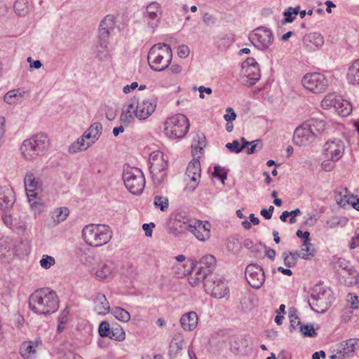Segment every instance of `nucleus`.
<instances>
[{
  "label": "nucleus",
  "instance_id": "nucleus-35",
  "mask_svg": "<svg viewBox=\"0 0 359 359\" xmlns=\"http://www.w3.org/2000/svg\"><path fill=\"white\" fill-rule=\"evenodd\" d=\"M305 126L308 127L311 132H313L314 136L316 137L325 130L326 124L325 121L318 118H312L306 121Z\"/></svg>",
  "mask_w": 359,
  "mask_h": 359
},
{
  "label": "nucleus",
  "instance_id": "nucleus-1",
  "mask_svg": "<svg viewBox=\"0 0 359 359\" xmlns=\"http://www.w3.org/2000/svg\"><path fill=\"white\" fill-rule=\"evenodd\" d=\"M29 308L39 315H49L59 308V299L56 292L48 288L34 291L29 299Z\"/></svg>",
  "mask_w": 359,
  "mask_h": 359
},
{
  "label": "nucleus",
  "instance_id": "nucleus-26",
  "mask_svg": "<svg viewBox=\"0 0 359 359\" xmlns=\"http://www.w3.org/2000/svg\"><path fill=\"white\" fill-rule=\"evenodd\" d=\"M191 218H184L182 220L175 219L170 227V232L178 238L185 236L189 231V226Z\"/></svg>",
  "mask_w": 359,
  "mask_h": 359
},
{
  "label": "nucleus",
  "instance_id": "nucleus-19",
  "mask_svg": "<svg viewBox=\"0 0 359 359\" xmlns=\"http://www.w3.org/2000/svg\"><path fill=\"white\" fill-rule=\"evenodd\" d=\"M186 175L190 179L186 189L189 191H194L197 187L201 178V164L199 161L193 160L189 163Z\"/></svg>",
  "mask_w": 359,
  "mask_h": 359
},
{
  "label": "nucleus",
  "instance_id": "nucleus-49",
  "mask_svg": "<svg viewBox=\"0 0 359 359\" xmlns=\"http://www.w3.org/2000/svg\"><path fill=\"white\" fill-rule=\"evenodd\" d=\"M154 205L156 208H159L161 211H166L169 206L168 198L165 196H156L154 198Z\"/></svg>",
  "mask_w": 359,
  "mask_h": 359
},
{
  "label": "nucleus",
  "instance_id": "nucleus-24",
  "mask_svg": "<svg viewBox=\"0 0 359 359\" xmlns=\"http://www.w3.org/2000/svg\"><path fill=\"white\" fill-rule=\"evenodd\" d=\"M355 197L345 187H339L335 191V201L341 207H351Z\"/></svg>",
  "mask_w": 359,
  "mask_h": 359
},
{
  "label": "nucleus",
  "instance_id": "nucleus-31",
  "mask_svg": "<svg viewBox=\"0 0 359 359\" xmlns=\"http://www.w3.org/2000/svg\"><path fill=\"white\" fill-rule=\"evenodd\" d=\"M37 344L33 341H24L20 348V353L24 359H36Z\"/></svg>",
  "mask_w": 359,
  "mask_h": 359
},
{
  "label": "nucleus",
  "instance_id": "nucleus-25",
  "mask_svg": "<svg viewBox=\"0 0 359 359\" xmlns=\"http://www.w3.org/2000/svg\"><path fill=\"white\" fill-rule=\"evenodd\" d=\"M303 43L308 50L313 51L323 45L324 39L320 34L313 32L306 35L303 39Z\"/></svg>",
  "mask_w": 359,
  "mask_h": 359
},
{
  "label": "nucleus",
  "instance_id": "nucleus-52",
  "mask_svg": "<svg viewBox=\"0 0 359 359\" xmlns=\"http://www.w3.org/2000/svg\"><path fill=\"white\" fill-rule=\"evenodd\" d=\"M337 100L335 99V95L329 94L326 95L324 99L321 102V105L323 107L328 109L330 107H334L337 102Z\"/></svg>",
  "mask_w": 359,
  "mask_h": 359
},
{
  "label": "nucleus",
  "instance_id": "nucleus-40",
  "mask_svg": "<svg viewBox=\"0 0 359 359\" xmlns=\"http://www.w3.org/2000/svg\"><path fill=\"white\" fill-rule=\"evenodd\" d=\"M334 109L340 116H347L352 111V106L346 100H337L334 105Z\"/></svg>",
  "mask_w": 359,
  "mask_h": 359
},
{
  "label": "nucleus",
  "instance_id": "nucleus-28",
  "mask_svg": "<svg viewBox=\"0 0 359 359\" xmlns=\"http://www.w3.org/2000/svg\"><path fill=\"white\" fill-rule=\"evenodd\" d=\"M198 316L194 311L183 314L180 318V324L185 331L194 330L198 325Z\"/></svg>",
  "mask_w": 359,
  "mask_h": 359
},
{
  "label": "nucleus",
  "instance_id": "nucleus-57",
  "mask_svg": "<svg viewBox=\"0 0 359 359\" xmlns=\"http://www.w3.org/2000/svg\"><path fill=\"white\" fill-rule=\"evenodd\" d=\"M283 15L285 18L281 21L283 25L290 23L293 22L296 18V16L292 13V7H289L287 10H285L283 13Z\"/></svg>",
  "mask_w": 359,
  "mask_h": 359
},
{
  "label": "nucleus",
  "instance_id": "nucleus-41",
  "mask_svg": "<svg viewBox=\"0 0 359 359\" xmlns=\"http://www.w3.org/2000/svg\"><path fill=\"white\" fill-rule=\"evenodd\" d=\"M69 214V210L66 207L56 208L52 214V219L56 224L64 222Z\"/></svg>",
  "mask_w": 359,
  "mask_h": 359
},
{
  "label": "nucleus",
  "instance_id": "nucleus-23",
  "mask_svg": "<svg viewBox=\"0 0 359 359\" xmlns=\"http://www.w3.org/2000/svg\"><path fill=\"white\" fill-rule=\"evenodd\" d=\"M28 97V92L22 88L13 89L7 92L4 100L8 104H17L21 103Z\"/></svg>",
  "mask_w": 359,
  "mask_h": 359
},
{
  "label": "nucleus",
  "instance_id": "nucleus-30",
  "mask_svg": "<svg viewBox=\"0 0 359 359\" xmlns=\"http://www.w3.org/2000/svg\"><path fill=\"white\" fill-rule=\"evenodd\" d=\"M338 346L343 355L346 357V359H347L353 355L355 350L359 348V339L351 338L343 341Z\"/></svg>",
  "mask_w": 359,
  "mask_h": 359
},
{
  "label": "nucleus",
  "instance_id": "nucleus-20",
  "mask_svg": "<svg viewBox=\"0 0 359 359\" xmlns=\"http://www.w3.org/2000/svg\"><path fill=\"white\" fill-rule=\"evenodd\" d=\"M315 139L313 132H311L304 123L296 128L293 135L294 144L300 147L309 145Z\"/></svg>",
  "mask_w": 359,
  "mask_h": 359
},
{
  "label": "nucleus",
  "instance_id": "nucleus-42",
  "mask_svg": "<svg viewBox=\"0 0 359 359\" xmlns=\"http://www.w3.org/2000/svg\"><path fill=\"white\" fill-rule=\"evenodd\" d=\"M126 338V333L123 329V327L118 324H113L111 328V335L110 339L122 341Z\"/></svg>",
  "mask_w": 359,
  "mask_h": 359
},
{
  "label": "nucleus",
  "instance_id": "nucleus-56",
  "mask_svg": "<svg viewBox=\"0 0 359 359\" xmlns=\"http://www.w3.org/2000/svg\"><path fill=\"white\" fill-rule=\"evenodd\" d=\"M250 147H248L247 153L248 154H254L257 149L259 150L262 148V143L260 140H256L250 142Z\"/></svg>",
  "mask_w": 359,
  "mask_h": 359
},
{
  "label": "nucleus",
  "instance_id": "nucleus-38",
  "mask_svg": "<svg viewBox=\"0 0 359 359\" xmlns=\"http://www.w3.org/2000/svg\"><path fill=\"white\" fill-rule=\"evenodd\" d=\"M347 80L349 83L359 85V59L356 60L349 67Z\"/></svg>",
  "mask_w": 359,
  "mask_h": 359
},
{
  "label": "nucleus",
  "instance_id": "nucleus-34",
  "mask_svg": "<svg viewBox=\"0 0 359 359\" xmlns=\"http://www.w3.org/2000/svg\"><path fill=\"white\" fill-rule=\"evenodd\" d=\"M115 27V17L113 15H106L100 22L98 32L108 34L110 36L111 32Z\"/></svg>",
  "mask_w": 359,
  "mask_h": 359
},
{
  "label": "nucleus",
  "instance_id": "nucleus-62",
  "mask_svg": "<svg viewBox=\"0 0 359 359\" xmlns=\"http://www.w3.org/2000/svg\"><path fill=\"white\" fill-rule=\"evenodd\" d=\"M226 114L224 116V118L226 122H232L236 118V114L231 107H228L226 109Z\"/></svg>",
  "mask_w": 359,
  "mask_h": 359
},
{
  "label": "nucleus",
  "instance_id": "nucleus-27",
  "mask_svg": "<svg viewBox=\"0 0 359 359\" xmlns=\"http://www.w3.org/2000/svg\"><path fill=\"white\" fill-rule=\"evenodd\" d=\"M243 71L244 74L243 83L244 85L252 86L260 79L261 74L259 66H252L244 69Z\"/></svg>",
  "mask_w": 359,
  "mask_h": 359
},
{
  "label": "nucleus",
  "instance_id": "nucleus-17",
  "mask_svg": "<svg viewBox=\"0 0 359 359\" xmlns=\"http://www.w3.org/2000/svg\"><path fill=\"white\" fill-rule=\"evenodd\" d=\"M245 278L252 287L260 288L265 281L263 269L258 264H249L245 269Z\"/></svg>",
  "mask_w": 359,
  "mask_h": 359
},
{
  "label": "nucleus",
  "instance_id": "nucleus-32",
  "mask_svg": "<svg viewBox=\"0 0 359 359\" xmlns=\"http://www.w3.org/2000/svg\"><path fill=\"white\" fill-rule=\"evenodd\" d=\"M135 117H136L135 109L131 101L122 109L120 122L125 126H128L134 121Z\"/></svg>",
  "mask_w": 359,
  "mask_h": 359
},
{
  "label": "nucleus",
  "instance_id": "nucleus-44",
  "mask_svg": "<svg viewBox=\"0 0 359 359\" xmlns=\"http://www.w3.org/2000/svg\"><path fill=\"white\" fill-rule=\"evenodd\" d=\"M348 219L346 217H332L326 221L325 228L326 229H335L337 227H344L346 225Z\"/></svg>",
  "mask_w": 359,
  "mask_h": 359
},
{
  "label": "nucleus",
  "instance_id": "nucleus-13",
  "mask_svg": "<svg viewBox=\"0 0 359 359\" xmlns=\"http://www.w3.org/2000/svg\"><path fill=\"white\" fill-rule=\"evenodd\" d=\"M345 144L341 139L334 138L329 140L323 146V154L325 157L333 162L339 161L344 155Z\"/></svg>",
  "mask_w": 359,
  "mask_h": 359
},
{
  "label": "nucleus",
  "instance_id": "nucleus-47",
  "mask_svg": "<svg viewBox=\"0 0 359 359\" xmlns=\"http://www.w3.org/2000/svg\"><path fill=\"white\" fill-rule=\"evenodd\" d=\"M102 126L101 123L97 122L92 124L88 129L91 135L92 142L94 144L100 137L102 134Z\"/></svg>",
  "mask_w": 359,
  "mask_h": 359
},
{
  "label": "nucleus",
  "instance_id": "nucleus-50",
  "mask_svg": "<svg viewBox=\"0 0 359 359\" xmlns=\"http://www.w3.org/2000/svg\"><path fill=\"white\" fill-rule=\"evenodd\" d=\"M111 328L109 323L106 320H103L100 323L98 328V332L102 337H109L111 335Z\"/></svg>",
  "mask_w": 359,
  "mask_h": 359
},
{
  "label": "nucleus",
  "instance_id": "nucleus-12",
  "mask_svg": "<svg viewBox=\"0 0 359 359\" xmlns=\"http://www.w3.org/2000/svg\"><path fill=\"white\" fill-rule=\"evenodd\" d=\"M302 82L305 88L313 93L323 92L328 86V81L325 76L316 72L306 74Z\"/></svg>",
  "mask_w": 359,
  "mask_h": 359
},
{
  "label": "nucleus",
  "instance_id": "nucleus-21",
  "mask_svg": "<svg viewBox=\"0 0 359 359\" xmlns=\"http://www.w3.org/2000/svg\"><path fill=\"white\" fill-rule=\"evenodd\" d=\"M15 201V193L13 189L8 187H0V209L8 211L12 208Z\"/></svg>",
  "mask_w": 359,
  "mask_h": 359
},
{
  "label": "nucleus",
  "instance_id": "nucleus-5",
  "mask_svg": "<svg viewBox=\"0 0 359 359\" xmlns=\"http://www.w3.org/2000/svg\"><path fill=\"white\" fill-rule=\"evenodd\" d=\"M333 299L332 291L329 288L316 284L313 288L309 304L315 312L324 313L331 306Z\"/></svg>",
  "mask_w": 359,
  "mask_h": 359
},
{
  "label": "nucleus",
  "instance_id": "nucleus-58",
  "mask_svg": "<svg viewBox=\"0 0 359 359\" xmlns=\"http://www.w3.org/2000/svg\"><path fill=\"white\" fill-rule=\"evenodd\" d=\"M109 36L108 34H104V32L97 33V43L96 46H109Z\"/></svg>",
  "mask_w": 359,
  "mask_h": 359
},
{
  "label": "nucleus",
  "instance_id": "nucleus-4",
  "mask_svg": "<svg viewBox=\"0 0 359 359\" xmlns=\"http://www.w3.org/2000/svg\"><path fill=\"white\" fill-rule=\"evenodd\" d=\"M172 58V52L169 45L165 43H156L150 48L147 60L151 69L162 72L167 69Z\"/></svg>",
  "mask_w": 359,
  "mask_h": 359
},
{
  "label": "nucleus",
  "instance_id": "nucleus-8",
  "mask_svg": "<svg viewBox=\"0 0 359 359\" xmlns=\"http://www.w3.org/2000/svg\"><path fill=\"white\" fill-rule=\"evenodd\" d=\"M149 162L150 164V173L155 185H161L167 176V161L164 159L161 152L156 151L150 154Z\"/></svg>",
  "mask_w": 359,
  "mask_h": 359
},
{
  "label": "nucleus",
  "instance_id": "nucleus-10",
  "mask_svg": "<svg viewBox=\"0 0 359 359\" xmlns=\"http://www.w3.org/2000/svg\"><path fill=\"white\" fill-rule=\"evenodd\" d=\"M162 13V7L157 1H152L145 7L143 18L147 28L151 33H154L158 27Z\"/></svg>",
  "mask_w": 359,
  "mask_h": 359
},
{
  "label": "nucleus",
  "instance_id": "nucleus-39",
  "mask_svg": "<svg viewBox=\"0 0 359 359\" xmlns=\"http://www.w3.org/2000/svg\"><path fill=\"white\" fill-rule=\"evenodd\" d=\"M299 252L303 259L310 260L315 256V249L310 241H303Z\"/></svg>",
  "mask_w": 359,
  "mask_h": 359
},
{
  "label": "nucleus",
  "instance_id": "nucleus-60",
  "mask_svg": "<svg viewBox=\"0 0 359 359\" xmlns=\"http://www.w3.org/2000/svg\"><path fill=\"white\" fill-rule=\"evenodd\" d=\"M197 266V262L195 259H190L189 261V269L186 270L184 269L182 271L176 272L179 277L184 276L187 274L191 273V271Z\"/></svg>",
  "mask_w": 359,
  "mask_h": 359
},
{
  "label": "nucleus",
  "instance_id": "nucleus-7",
  "mask_svg": "<svg viewBox=\"0 0 359 359\" xmlns=\"http://www.w3.org/2000/svg\"><path fill=\"white\" fill-rule=\"evenodd\" d=\"M123 180L126 189L133 194H140L145 187V179L142 170L137 168L125 166Z\"/></svg>",
  "mask_w": 359,
  "mask_h": 359
},
{
  "label": "nucleus",
  "instance_id": "nucleus-36",
  "mask_svg": "<svg viewBox=\"0 0 359 359\" xmlns=\"http://www.w3.org/2000/svg\"><path fill=\"white\" fill-rule=\"evenodd\" d=\"M184 338L181 334H177L172 337L169 346V355L175 358L177 353L182 349Z\"/></svg>",
  "mask_w": 359,
  "mask_h": 359
},
{
  "label": "nucleus",
  "instance_id": "nucleus-51",
  "mask_svg": "<svg viewBox=\"0 0 359 359\" xmlns=\"http://www.w3.org/2000/svg\"><path fill=\"white\" fill-rule=\"evenodd\" d=\"M43 269H48L55 264V258L52 256L43 255L39 262Z\"/></svg>",
  "mask_w": 359,
  "mask_h": 359
},
{
  "label": "nucleus",
  "instance_id": "nucleus-2",
  "mask_svg": "<svg viewBox=\"0 0 359 359\" xmlns=\"http://www.w3.org/2000/svg\"><path fill=\"white\" fill-rule=\"evenodd\" d=\"M50 142L48 136L44 133L32 135L23 141L20 151L27 161H34L38 157L44 156L48 151Z\"/></svg>",
  "mask_w": 359,
  "mask_h": 359
},
{
  "label": "nucleus",
  "instance_id": "nucleus-6",
  "mask_svg": "<svg viewBox=\"0 0 359 359\" xmlns=\"http://www.w3.org/2000/svg\"><path fill=\"white\" fill-rule=\"evenodd\" d=\"M189 128V120L182 114H177L167 118L164 123V134L172 140L183 137Z\"/></svg>",
  "mask_w": 359,
  "mask_h": 359
},
{
  "label": "nucleus",
  "instance_id": "nucleus-15",
  "mask_svg": "<svg viewBox=\"0 0 359 359\" xmlns=\"http://www.w3.org/2000/svg\"><path fill=\"white\" fill-rule=\"evenodd\" d=\"M24 184L27 196L30 202L36 199L38 195L43 191L42 181L32 171L26 172Z\"/></svg>",
  "mask_w": 359,
  "mask_h": 359
},
{
  "label": "nucleus",
  "instance_id": "nucleus-55",
  "mask_svg": "<svg viewBox=\"0 0 359 359\" xmlns=\"http://www.w3.org/2000/svg\"><path fill=\"white\" fill-rule=\"evenodd\" d=\"M226 147L231 151L238 154L243 151V147H241L239 142L237 140H233L232 142H229L226 144Z\"/></svg>",
  "mask_w": 359,
  "mask_h": 359
},
{
  "label": "nucleus",
  "instance_id": "nucleus-43",
  "mask_svg": "<svg viewBox=\"0 0 359 359\" xmlns=\"http://www.w3.org/2000/svg\"><path fill=\"white\" fill-rule=\"evenodd\" d=\"M205 137L203 133H198L193 139L191 149L193 151L201 152L205 147Z\"/></svg>",
  "mask_w": 359,
  "mask_h": 359
},
{
  "label": "nucleus",
  "instance_id": "nucleus-45",
  "mask_svg": "<svg viewBox=\"0 0 359 359\" xmlns=\"http://www.w3.org/2000/svg\"><path fill=\"white\" fill-rule=\"evenodd\" d=\"M95 53L96 57L101 61H107L110 58V50L109 46H95Z\"/></svg>",
  "mask_w": 359,
  "mask_h": 359
},
{
  "label": "nucleus",
  "instance_id": "nucleus-3",
  "mask_svg": "<svg viewBox=\"0 0 359 359\" xmlns=\"http://www.w3.org/2000/svg\"><path fill=\"white\" fill-rule=\"evenodd\" d=\"M113 236L111 228L106 224H89L82 229V238L91 247L99 248L108 243Z\"/></svg>",
  "mask_w": 359,
  "mask_h": 359
},
{
  "label": "nucleus",
  "instance_id": "nucleus-29",
  "mask_svg": "<svg viewBox=\"0 0 359 359\" xmlns=\"http://www.w3.org/2000/svg\"><path fill=\"white\" fill-rule=\"evenodd\" d=\"M94 311L101 316H105L110 311V306L104 294H97L94 299Z\"/></svg>",
  "mask_w": 359,
  "mask_h": 359
},
{
  "label": "nucleus",
  "instance_id": "nucleus-54",
  "mask_svg": "<svg viewBox=\"0 0 359 359\" xmlns=\"http://www.w3.org/2000/svg\"><path fill=\"white\" fill-rule=\"evenodd\" d=\"M299 328H300L301 332L304 336L313 337H316L317 334L313 325H300Z\"/></svg>",
  "mask_w": 359,
  "mask_h": 359
},
{
  "label": "nucleus",
  "instance_id": "nucleus-48",
  "mask_svg": "<svg viewBox=\"0 0 359 359\" xmlns=\"http://www.w3.org/2000/svg\"><path fill=\"white\" fill-rule=\"evenodd\" d=\"M14 10L20 16L25 15L28 12L27 1L26 0H16L14 4Z\"/></svg>",
  "mask_w": 359,
  "mask_h": 359
},
{
  "label": "nucleus",
  "instance_id": "nucleus-59",
  "mask_svg": "<svg viewBox=\"0 0 359 359\" xmlns=\"http://www.w3.org/2000/svg\"><path fill=\"white\" fill-rule=\"evenodd\" d=\"M282 256L283 257L284 264L286 266L290 268L296 265V262L294 261L293 258L291 257V256L287 253V252H283Z\"/></svg>",
  "mask_w": 359,
  "mask_h": 359
},
{
  "label": "nucleus",
  "instance_id": "nucleus-16",
  "mask_svg": "<svg viewBox=\"0 0 359 359\" xmlns=\"http://www.w3.org/2000/svg\"><path fill=\"white\" fill-rule=\"evenodd\" d=\"M211 224L208 221L190 219L189 231L201 242H205L210 238Z\"/></svg>",
  "mask_w": 359,
  "mask_h": 359
},
{
  "label": "nucleus",
  "instance_id": "nucleus-61",
  "mask_svg": "<svg viewBox=\"0 0 359 359\" xmlns=\"http://www.w3.org/2000/svg\"><path fill=\"white\" fill-rule=\"evenodd\" d=\"M190 53L189 48L186 45H181L177 48V55L180 57L186 58Z\"/></svg>",
  "mask_w": 359,
  "mask_h": 359
},
{
  "label": "nucleus",
  "instance_id": "nucleus-9",
  "mask_svg": "<svg viewBox=\"0 0 359 359\" xmlns=\"http://www.w3.org/2000/svg\"><path fill=\"white\" fill-rule=\"evenodd\" d=\"M249 39L257 49L266 50L272 45L274 36L270 29L266 27H259L249 34Z\"/></svg>",
  "mask_w": 359,
  "mask_h": 359
},
{
  "label": "nucleus",
  "instance_id": "nucleus-37",
  "mask_svg": "<svg viewBox=\"0 0 359 359\" xmlns=\"http://www.w3.org/2000/svg\"><path fill=\"white\" fill-rule=\"evenodd\" d=\"M93 144L92 142L86 141L84 137H80L76 142H73L69 147V152L75 154L86 150Z\"/></svg>",
  "mask_w": 359,
  "mask_h": 359
},
{
  "label": "nucleus",
  "instance_id": "nucleus-46",
  "mask_svg": "<svg viewBox=\"0 0 359 359\" xmlns=\"http://www.w3.org/2000/svg\"><path fill=\"white\" fill-rule=\"evenodd\" d=\"M111 314L118 320L128 322L130 319V315L128 311L121 307H115L111 310Z\"/></svg>",
  "mask_w": 359,
  "mask_h": 359
},
{
  "label": "nucleus",
  "instance_id": "nucleus-53",
  "mask_svg": "<svg viewBox=\"0 0 359 359\" xmlns=\"http://www.w3.org/2000/svg\"><path fill=\"white\" fill-rule=\"evenodd\" d=\"M289 318L290 322L291 329H295L298 325H301V322L297 315L296 310H290Z\"/></svg>",
  "mask_w": 359,
  "mask_h": 359
},
{
  "label": "nucleus",
  "instance_id": "nucleus-33",
  "mask_svg": "<svg viewBox=\"0 0 359 359\" xmlns=\"http://www.w3.org/2000/svg\"><path fill=\"white\" fill-rule=\"evenodd\" d=\"M15 253L14 241L6 236L0 238V256H11Z\"/></svg>",
  "mask_w": 359,
  "mask_h": 359
},
{
  "label": "nucleus",
  "instance_id": "nucleus-18",
  "mask_svg": "<svg viewBox=\"0 0 359 359\" xmlns=\"http://www.w3.org/2000/svg\"><path fill=\"white\" fill-rule=\"evenodd\" d=\"M216 264V259L211 255H206L201 257L199 262V267L196 273L195 280L193 284L204 281L208 275L214 269Z\"/></svg>",
  "mask_w": 359,
  "mask_h": 359
},
{
  "label": "nucleus",
  "instance_id": "nucleus-63",
  "mask_svg": "<svg viewBox=\"0 0 359 359\" xmlns=\"http://www.w3.org/2000/svg\"><path fill=\"white\" fill-rule=\"evenodd\" d=\"M348 302L351 304L352 309H358L359 308V299L358 297L355 294L349 293L348 294Z\"/></svg>",
  "mask_w": 359,
  "mask_h": 359
},
{
  "label": "nucleus",
  "instance_id": "nucleus-14",
  "mask_svg": "<svg viewBox=\"0 0 359 359\" xmlns=\"http://www.w3.org/2000/svg\"><path fill=\"white\" fill-rule=\"evenodd\" d=\"M135 109V116L140 120H145L150 116L156 108L154 98L133 99L131 100Z\"/></svg>",
  "mask_w": 359,
  "mask_h": 359
},
{
  "label": "nucleus",
  "instance_id": "nucleus-22",
  "mask_svg": "<svg viewBox=\"0 0 359 359\" xmlns=\"http://www.w3.org/2000/svg\"><path fill=\"white\" fill-rule=\"evenodd\" d=\"M115 273V264L110 260L100 263L95 271L96 278L100 280L111 279L114 277Z\"/></svg>",
  "mask_w": 359,
  "mask_h": 359
},
{
  "label": "nucleus",
  "instance_id": "nucleus-11",
  "mask_svg": "<svg viewBox=\"0 0 359 359\" xmlns=\"http://www.w3.org/2000/svg\"><path fill=\"white\" fill-rule=\"evenodd\" d=\"M204 282V288L208 294L215 298H222L228 292V287L225 280L217 275L207 277Z\"/></svg>",
  "mask_w": 359,
  "mask_h": 359
},
{
  "label": "nucleus",
  "instance_id": "nucleus-64",
  "mask_svg": "<svg viewBox=\"0 0 359 359\" xmlns=\"http://www.w3.org/2000/svg\"><path fill=\"white\" fill-rule=\"evenodd\" d=\"M117 110L112 107H107L105 110V116L109 121H113L116 118Z\"/></svg>",
  "mask_w": 359,
  "mask_h": 359
}]
</instances>
